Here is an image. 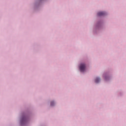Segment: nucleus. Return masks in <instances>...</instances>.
Masks as SVG:
<instances>
[{"label":"nucleus","mask_w":126,"mask_h":126,"mask_svg":"<svg viewBox=\"0 0 126 126\" xmlns=\"http://www.w3.org/2000/svg\"><path fill=\"white\" fill-rule=\"evenodd\" d=\"M26 122V117H23L21 120L22 123H25Z\"/></svg>","instance_id":"7ed1b4c3"},{"label":"nucleus","mask_w":126,"mask_h":126,"mask_svg":"<svg viewBox=\"0 0 126 126\" xmlns=\"http://www.w3.org/2000/svg\"><path fill=\"white\" fill-rule=\"evenodd\" d=\"M100 81V78H96L95 80V82L96 83H98V82Z\"/></svg>","instance_id":"20e7f679"},{"label":"nucleus","mask_w":126,"mask_h":126,"mask_svg":"<svg viewBox=\"0 0 126 126\" xmlns=\"http://www.w3.org/2000/svg\"><path fill=\"white\" fill-rule=\"evenodd\" d=\"M54 102L53 101H52L51 102V106H54Z\"/></svg>","instance_id":"39448f33"},{"label":"nucleus","mask_w":126,"mask_h":126,"mask_svg":"<svg viewBox=\"0 0 126 126\" xmlns=\"http://www.w3.org/2000/svg\"><path fill=\"white\" fill-rule=\"evenodd\" d=\"M86 70V65L85 63H81L80 65V70L82 72H84Z\"/></svg>","instance_id":"f257e3e1"},{"label":"nucleus","mask_w":126,"mask_h":126,"mask_svg":"<svg viewBox=\"0 0 126 126\" xmlns=\"http://www.w3.org/2000/svg\"><path fill=\"white\" fill-rule=\"evenodd\" d=\"M105 14H106L105 12H99L97 13L98 16H103V15H105Z\"/></svg>","instance_id":"f03ea898"}]
</instances>
